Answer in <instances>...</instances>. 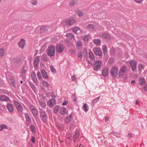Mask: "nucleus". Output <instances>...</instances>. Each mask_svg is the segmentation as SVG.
I'll list each match as a JSON object with an SVG mask.
<instances>
[{"label":"nucleus","mask_w":147,"mask_h":147,"mask_svg":"<svg viewBox=\"0 0 147 147\" xmlns=\"http://www.w3.org/2000/svg\"><path fill=\"white\" fill-rule=\"evenodd\" d=\"M82 44V42L80 41H78L76 44V46L78 47H80Z\"/></svg>","instance_id":"nucleus-49"},{"label":"nucleus","mask_w":147,"mask_h":147,"mask_svg":"<svg viewBox=\"0 0 147 147\" xmlns=\"http://www.w3.org/2000/svg\"><path fill=\"white\" fill-rule=\"evenodd\" d=\"M14 104L17 108L18 111L19 112H22L23 110V108L21 105L17 101H15Z\"/></svg>","instance_id":"nucleus-5"},{"label":"nucleus","mask_w":147,"mask_h":147,"mask_svg":"<svg viewBox=\"0 0 147 147\" xmlns=\"http://www.w3.org/2000/svg\"><path fill=\"white\" fill-rule=\"evenodd\" d=\"M72 116L71 114L68 116L65 119V122L66 123H69L71 121V119Z\"/></svg>","instance_id":"nucleus-21"},{"label":"nucleus","mask_w":147,"mask_h":147,"mask_svg":"<svg viewBox=\"0 0 147 147\" xmlns=\"http://www.w3.org/2000/svg\"><path fill=\"white\" fill-rule=\"evenodd\" d=\"M60 113L62 115H67L68 113L67 109L63 107L61 108L60 110Z\"/></svg>","instance_id":"nucleus-15"},{"label":"nucleus","mask_w":147,"mask_h":147,"mask_svg":"<svg viewBox=\"0 0 147 147\" xmlns=\"http://www.w3.org/2000/svg\"><path fill=\"white\" fill-rule=\"evenodd\" d=\"M50 68L51 72L54 73H55L56 72V70L52 65H51L50 66Z\"/></svg>","instance_id":"nucleus-40"},{"label":"nucleus","mask_w":147,"mask_h":147,"mask_svg":"<svg viewBox=\"0 0 147 147\" xmlns=\"http://www.w3.org/2000/svg\"><path fill=\"white\" fill-rule=\"evenodd\" d=\"M9 100V97L5 95H2L0 97V100L2 101L7 102Z\"/></svg>","instance_id":"nucleus-14"},{"label":"nucleus","mask_w":147,"mask_h":147,"mask_svg":"<svg viewBox=\"0 0 147 147\" xmlns=\"http://www.w3.org/2000/svg\"><path fill=\"white\" fill-rule=\"evenodd\" d=\"M144 67L143 65L141 64H139L138 66V68H139V70L141 71L143 68Z\"/></svg>","instance_id":"nucleus-46"},{"label":"nucleus","mask_w":147,"mask_h":147,"mask_svg":"<svg viewBox=\"0 0 147 147\" xmlns=\"http://www.w3.org/2000/svg\"><path fill=\"white\" fill-rule=\"evenodd\" d=\"M75 76H73L71 77V79L73 80H75Z\"/></svg>","instance_id":"nucleus-64"},{"label":"nucleus","mask_w":147,"mask_h":147,"mask_svg":"<svg viewBox=\"0 0 147 147\" xmlns=\"http://www.w3.org/2000/svg\"><path fill=\"white\" fill-rule=\"evenodd\" d=\"M31 77L33 81L35 83H36L38 82V81L36 78V74L34 72H32L31 74Z\"/></svg>","instance_id":"nucleus-16"},{"label":"nucleus","mask_w":147,"mask_h":147,"mask_svg":"<svg viewBox=\"0 0 147 147\" xmlns=\"http://www.w3.org/2000/svg\"><path fill=\"white\" fill-rule=\"evenodd\" d=\"M5 51L4 49L3 48L0 49V56L2 58L5 55Z\"/></svg>","instance_id":"nucleus-30"},{"label":"nucleus","mask_w":147,"mask_h":147,"mask_svg":"<svg viewBox=\"0 0 147 147\" xmlns=\"http://www.w3.org/2000/svg\"><path fill=\"white\" fill-rule=\"evenodd\" d=\"M10 83L11 84H12L13 86H15V81L13 79H11V81Z\"/></svg>","instance_id":"nucleus-45"},{"label":"nucleus","mask_w":147,"mask_h":147,"mask_svg":"<svg viewBox=\"0 0 147 147\" xmlns=\"http://www.w3.org/2000/svg\"><path fill=\"white\" fill-rule=\"evenodd\" d=\"M55 104V100L54 99L50 100L48 102V104L50 107H53Z\"/></svg>","instance_id":"nucleus-19"},{"label":"nucleus","mask_w":147,"mask_h":147,"mask_svg":"<svg viewBox=\"0 0 147 147\" xmlns=\"http://www.w3.org/2000/svg\"><path fill=\"white\" fill-rule=\"evenodd\" d=\"M37 75L39 80H40L42 78V76H41L40 73L39 71L37 72Z\"/></svg>","instance_id":"nucleus-48"},{"label":"nucleus","mask_w":147,"mask_h":147,"mask_svg":"<svg viewBox=\"0 0 147 147\" xmlns=\"http://www.w3.org/2000/svg\"><path fill=\"white\" fill-rule=\"evenodd\" d=\"M94 42L96 45L98 46L100 45V39H96L94 40Z\"/></svg>","instance_id":"nucleus-39"},{"label":"nucleus","mask_w":147,"mask_h":147,"mask_svg":"<svg viewBox=\"0 0 147 147\" xmlns=\"http://www.w3.org/2000/svg\"><path fill=\"white\" fill-rule=\"evenodd\" d=\"M69 51L71 54H73L75 53L74 51L73 50H69Z\"/></svg>","instance_id":"nucleus-60"},{"label":"nucleus","mask_w":147,"mask_h":147,"mask_svg":"<svg viewBox=\"0 0 147 147\" xmlns=\"http://www.w3.org/2000/svg\"><path fill=\"white\" fill-rule=\"evenodd\" d=\"M29 84L31 87V88L33 90L34 92H35L36 90V87L31 82H29Z\"/></svg>","instance_id":"nucleus-33"},{"label":"nucleus","mask_w":147,"mask_h":147,"mask_svg":"<svg viewBox=\"0 0 147 147\" xmlns=\"http://www.w3.org/2000/svg\"><path fill=\"white\" fill-rule=\"evenodd\" d=\"M20 60L18 59H17L16 58V59H14V61L15 62L17 63H18L19 62Z\"/></svg>","instance_id":"nucleus-59"},{"label":"nucleus","mask_w":147,"mask_h":147,"mask_svg":"<svg viewBox=\"0 0 147 147\" xmlns=\"http://www.w3.org/2000/svg\"><path fill=\"white\" fill-rule=\"evenodd\" d=\"M78 3L77 0H71L69 3V4L71 6H74Z\"/></svg>","instance_id":"nucleus-26"},{"label":"nucleus","mask_w":147,"mask_h":147,"mask_svg":"<svg viewBox=\"0 0 147 147\" xmlns=\"http://www.w3.org/2000/svg\"><path fill=\"white\" fill-rule=\"evenodd\" d=\"M1 128L3 129H7V127L5 125H2L1 126Z\"/></svg>","instance_id":"nucleus-53"},{"label":"nucleus","mask_w":147,"mask_h":147,"mask_svg":"<svg viewBox=\"0 0 147 147\" xmlns=\"http://www.w3.org/2000/svg\"><path fill=\"white\" fill-rule=\"evenodd\" d=\"M109 117L107 116H106L105 118V121H107L109 120Z\"/></svg>","instance_id":"nucleus-61"},{"label":"nucleus","mask_w":147,"mask_h":147,"mask_svg":"<svg viewBox=\"0 0 147 147\" xmlns=\"http://www.w3.org/2000/svg\"><path fill=\"white\" fill-rule=\"evenodd\" d=\"M68 103V101L67 100H65L64 102H63L62 104V105H67Z\"/></svg>","instance_id":"nucleus-58"},{"label":"nucleus","mask_w":147,"mask_h":147,"mask_svg":"<svg viewBox=\"0 0 147 147\" xmlns=\"http://www.w3.org/2000/svg\"><path fill=\"white\" fill-rule=\"evenodd\" d=\"M59 107L58 106H57L55 107L53 109L54 112L55 114L57 113L59 111Z\"/></svg>","instance_id":"nucleus-37"},{"label":"nucleus","mask_w":147,"mask_h":147,"mask_svg":"<svg viewBox=\"0 0 147 147\" xmlns=\"http://www.w3.org/2000/svg\"><path fill=\"white\" fill-rule=\"evenodd\" d=\"M145 80L143 78H142L140 80V84L141 85H142L145 84Z\"/></svg>","instance_id":"nucleus-38"},{"label":"nucleus","mask_w":147,"mask_h":147,"mask_svg":"<svg viewBox=\"0 0 147 147\" xmlns=\"http://www.w3.org/2000/svg\"><path fill=\"white\" fill-rule=\"evenodd\" d=\"M109 69L107 67H105L102 72V75L103 76H107L108 75Z\"/></svg>","instance_id":"nucleus-13"},{"label":"nucleus","mask_w":147,"mask_h":147,"mask_svg":"<svg viewBox=\"0 0 147 147\" xmlns=\"http://www.w3.org/2000/svg\"><path fill=\"white\" fill-rule=\"evenodd\" d=\"M82 54L81 52H78V57L82 59Z\"/></svg>","instance_id":"nucleus-47"},{"label":"nucleus","mask_w":147,"mask_h":147,"mask_svg":"<svg viewBox=\"0 0 147 147\" xmlns=\"http://www.w3.org/2000/svg\"><path fill=\"white\" fill-rule=\"evenodd\" d=\"M134 1L137 3H141L143 1V0H134Z\"/></svg>","instance_id":"nucleus-56"},{"label":"nucleus","mask_w":147,"mask_h":147,"mask_svg":"<svg viewBox=\"0 0 147 147\" xmlns=\"http://www.w3.org/2000/svg\"><path fill=\"white\" fill-rule=\"evenodd\" d=\"M40 117L43 122L46 123L47 121L48 117L46 112L43 109H40Z\"/></svg>","instance_id":"nucleus-1"},{"label":"nucleus","mask_w":147,"mask_h":147,"mask_svg":"<svg viewBox=\"0 0 147 147\" xmlns=\"http://www.w3.org/2000/svg\"><path fill=\"white\" fill-rule=\"evenodd\" d=\"M7 107L8 111L10 112H12L13 111V105L11 104H7Z\"/></svg>","instance_id":"nucleus-22"},{"label":"nucleus","mask_w":147,"mask_h":147,"mask_svg":"<svg viewBox=\"0 0 147 147\" xmlns=\"http://www.w3.org/2000/svg\"><path fill=\"white\" fill-rule=\"evenodd\" d=\"M94 54L99 57H102V53L100 49L98 48H94L93 49Z\"/></svg>","instance_id":"nucleus-8"},{"label":"nucleus","mask_w":147,"mask_h":147,"mask_svg":"<svg viewBox=\"0 0 147 147\" xmlns=\"http://www.w3.org/2000/svg\"><path fill=\"white\" fill-rule=\"evenodd\" d=\"M84 53V55L86 56H87L88 55V53L87 52L86 50L85 49H84V51L82 52V53Z\"/></svg>","instance_id":"nucleus-52"},{"label":"nucleus","mask_w":147,"mask_h":147,"mask_svg":"<svg viewBox=\"0 0 147 147\" xmlns=\"http://www.w3.org/2000/svg\"><path fill=\"white\" fill-rule=\"evenodd\" d=\"M56 51L59 53L62 52L63 50V45L62 44H60L57 46L56 49Z\"/></svg>","instance_id":"nucleus-17"},{"label":"nucleus","mask_w":147,"mask_h":147,"mask_svg":"<svg viewBox=\"0 0 147 147\" xmlns=\"http://www.w3.org/2000/svg\"><path fill=\"white\" fill-rule=\"evenodd\" d=\"M127 70V67L126 66L122 67L119 72V75L120 78H123L124 76L126 74Z\"/></svg>","instance_id":"nucleus-2"},{"label":"nucleus","mask_w":147,"mask_h":147,"mask_svg":"<svg viewBox=\"0 0 147 147\" xmlns=\"http://www.w3.org/2000/svg\"><path fill=\"white\" fill-rule=\"evenodd\" d=\"M42 84L44 86L46 87L49 86V83L45 81H43L42 82Z\"/></svg>","instance_id":"nucleus-44"},{"label":"nucleus","mask_w":147,"mask_h":147,"mask_svg":"<svg viewBox=\"0 0 147 147\" xmlns=\"http://www.w3.org/2000/svg\"><path fill=\"white\" fill-rule=\"evenodd\" d=\"M25 40L21 39L18 43V45L19 47L23 49L25 45Z\"/></svg>","instance_id":"nucleus-12"},{"label":"nucleus","mask_w":147,"mask_h":147,"mask_svg":"<svg viewBox=\"0 0 147 147\" xmlns=\"http://www.w3.org/2000/svg\"><path fill=\"white\" fill-rule=\"evenodd\" d=\"M89 56L90 59L91 60H94L95 59L94 55L92 52H90L89 53Z\"/></svg>","instance_id":"nucleus-29"},{"label":"nucleus","mask_w":147,"mask_h":147,"mask_svg":"<svg viewBox=\"0 0 147 147\" xmlns=\"http://www.w3.org/2000/svg\"><path fill=\"white\" fill-rule=\"evenodd\" d=\"M51 96L52 98H55L56 96L55 95H54V93H53L51 94Z\"/></svg>","instance_id":"nucleus-62"},{"label":"nucleus","mask_w":147,"mask_h":147,"mask_svg":"<svg viewBox=\"0 0 147 147\" xmlns=\"http://www.w3.org/2000/svg\"><path fill=\"white\" fill-rule=\"evenodd\" d=\"M41 73L44 78L48 79V76L47 75V73L45 70H42L41 71Z\"/></svg>","instance_id":"nucleus-23"},{"label":"nucleus","mask_w":147,"mask_h":147,"mask_svg":"<svg viewBox=\"0 0 147 147\" xmlns=\"http://www.w3.org/2000/svg\"><path fill=\"white\" fill-rule=\"evenodd\" d=\"M30 3L34 5H36L37 3V0H32L31 1Z\"/></svg>","instance_id":"nucleus-42"},{"label":"nucleus","mask_w":147,"mask_h":147,"mask_svg":"<svg viewBox=\"0 0 147 147\" xmlns=\"http://www.w3.org/2000/svg\"><path fill=\"white\" fill-rule=\"evenodd\" d=\"M41 60L45 61L48 60V58L45 54H43L41 57Z\"/></svg>","instance_id":"nucleus-25"},{"label":"nucleus","mask_w":147,"mask_h":147,"mask_svg":"<svg viewBox=\"0 0 147 147\" xmlns=\"http://www.w3.org/2000/svg\"><path fill=\"white\" fill-rule=\"evenodd\" d=\"M87 28L90 31H93L95 27L93 24H90L87 26Z\"/></svg>","instance_id":"nucleus-31"},{"label":"nucleus","mask_w":147,"mask_h":147,"mask_svg":"<svg viewBox=\"0 0 147 147\" xmlns=\"http://www.w3.org/2000/svg\"><path fill=\"white\" fill-rule=\"evenodd\" d=\"M101 63H95V66L96 69H98L100 68V67Z\"/></svg>","instance_id":"nucleus-41"},{"label":"nucleus","mask_w":147,"mask_h":147,"mask_svg":"<svg viewBox=\"0 0 147 147\" xmlns=\"http://www.w3.org/2000/svg\"><path fill=\"white\" fill-rule=\"evenodd\" d=\"M29 108L34 116H36L37 115L38 112L37 109L33 105H29Z\"/></svg>","instance_id":"nucleus-6"},{"label":"nucleus","mask_w":147,"mask_h":147,"mask_svg":"<svg viewBox=\"0 0 147 147\" xmlns=\"http://www.w3.org/2000/svg\"><path fill=\"white\" fill-rule=\"evenodd\" d=\"M112 133L114 135L117 137H119V136L120 135V134L119 133L112 132Z\"/></svg>","instance_id":"nucleus-50"},{"label":"nucleus","mask_w":147,"mask_h":147,"mask_svg":"<svg viewBox=\"0 0 147 147\" xmlns=\"http://www.w3.org/2000/svg\"><path fill=\"white\" fill-rule=\"evenodd\" d=\"M78 15L79 16L81 17L83 16V13L82 11H79L78 13Z\"/></svg>","instance_id":"nucleus-51"},{"label":"nucleus","mask_w":147,"mask_h":147,"mask_svg":"<svg viewBox=\"0 0 147 147\" xmlns=\"http://www.w3.org/2000/svg\"><path fill=\"white\" fill-rule=\"evenodd\" d=\"M83 39L85 41H87L88 39V37L87 36H85L83 37Z\"/></svg>","instance_id":"nucleus-54"},{"label":"nucleus","mask_w":147,"mask_h":147,"mask_svg":"<svg viewBox=\"0 0 147 147\" xmlns=\"http://www.w3.org/2000/svg\"><path fill=\"white\" fill-rule=\"evenodd\" d=\"M129 65L131 67V69L133 71H134L136 69L137 62L134 60L131 61L129 62Z\"/></svg>","instance_id":"nucleus-10"},{"label":"nucleus","mask_w":147,"mask_h":147,"mask_svg":"<svg viewBox=\"0 0 147 147\" xmlns=\"http://www.w3.org/2000/svg\"><path fill=\"white\" fill-rule=\"evenodd\" d=\"M102 37L103 38H105L107 40H109L111 38V37L109 35L105 33H104L102 34Z\"/></svg>","instance_id":"nucleus-24"},{"label":"nucleus","mask_w":147,"mask_h":147,"mask_svg":"<svg viewBox=\"0 0 147 147\" xmlns=\"http://www.w3.org/2000/svg\"><path fill=\"white\" fill-rule=\"evenodd\" d=\"M103 53L104 55L107 53V48L106 46L103 47Z\"/></svg>","instance_id":"nucleus-43"},{"label":"nucleus","mask_w":147,"mask_h":147,"mask_svg":"<svg viewBox=\"0 0 147 147\" xmlns=\"http://www.w3.org/2000/svg\"><path fill=\"white\" fill-rule=\"evenodd\" d=\"M144 89L145 91H147V84L144 88Z\"/></svg>","instance_id":"nucleus-63"},{"label":"nucleus","mask_w":147,"mask_h":147,"mask_svg":"<svg viewBox=\"0 0 147 147\" xmlns=\"http://www.w3.org/2000/svg\"><path fill=\"white\" fill-rule=\"evenodd\" d=\"M110 74L111 76L113 77H116L118 74L117 68L115 67H112L110 70Z\"/></svg>","instance_id":"nucleus-4"},{"label":"nucleus","mask_w":147,"mask_h":147,"mask_svg":"<svg viewBox=\"0 0 147 147\" xmlns=\"http://www.w3.org/2000/svg\"><path fill=\"white\" fill-rule=\"evenodd\" d=\"M79 136V132L78 131H76L74 136V140L77 139Z\"/></svg>","instance_id":"nucleus-32"},{"label":"nucleus","mask_w":147,"mask_h":147,"mask_svg":"<svg viewBox=\"0 0 147 147\" xmlns=\"http://www.w3.org/2000/svg\"><path fill=\"white\" fill-rule=\"evenodd\" d=\"M66 36L68 39L71 40L74 37V36L73 34L71 33H69L66 34Z\"/></svg>","instance_id":"nucleus-27"},{"label":"nucleus","mask_w":147,"mask_h":147,"mask_svg":"<svg viewBox=\"0 0 147 147\" xmlns=\"http://www.w3.org/2000/svg\"><path fill=\"white\" fill-rule=\"evenodd\" d=\"M48 55L50 56H52L54 55L55 53V48L53 46L49 47L47 52Z\"/></svg>","instance_id":"nucleus-3"},{"label":"nucleus","mask_w":147,"mask_h":147,"mask_svg":"<svg viewBox=\"0 0 147 147\" xmlns=\"http://www.w3.org/2000/svg\"><path fill=\"white\" fill-rule=\"evenodd\" d=\"M82 109L85 112H87L89 109V107L87 105L86 103L84 104L82 107Z\"/></svg>","instance_id":"nucleus-28"},{"label":"nucleus","mask_w":147,"mask_h":147,"mask_svg":"<svg viewBox=\"0 0 147 147\" xmlns=\"http://www.w3.org/2000/svg\"><path fill=\"white\" fill-rule=\"evenodd\" d=\"M48 30L47 26H43L40 28V32L41 33H44L47 32Z\"/></svg>","instance_id":"nucleus-18"},{"label":"nucleus","mask_w":147,"mask_h":147,"mask_svg":"<svg viewBox=\"0 0 147 147\" xmlns=\"http://www.w3.org/2000/svg\"><path fill=\"white\" fill-rule=\"evenodd\" d=\"M30 130L32 132L34 133L35 131L36 128L34 126L31 124L30 126Z\"/></svg>","instance_id":"nucleus-36"},{"label":"nucleus","mask_w":147,"mask_h":147,"mask_svg":"<svg viewBox=\"0 0 147 147\" xmlns=\"http://www.w3.org/2000/svg\"><path fill=\"white\" fill-rule=\"evenodd\" d=\"M72 31L74 33L78 34L80 32V30L78 27H75L72 29Z\"/></svg>","instance_id":"nucleus-20"},{"label":"nucleus","mask_w":147,"mask_h":147,"mask_svg":"<svg viewBox=\"0 0 147 147\" xmlns=\"http://www.w3.org/2000/svg\"><path fill=\"white\" fill-rule=\"evenodd\" d=\"M100 99V96H99L96 98L95 99L93 100H92V104L93 105H94V104L98 102Z\"/></svg>","instance_id":"nucleus-34"},{"label":"nucleus","mask_w":147,"mask_h":147,"mask_svg":"<svg viewBox=\"0 0 147 147\" xmlns=\"http://www.w3.org/2000/svg\"><path fill=\"white\" fill-rule=\"evenodd\" d=\"M3 93L8 95H10V93L7 90L4 91L3 92Z\"/></svg>","instance_id":"nucleus-57"},{"label":"nucleus","mask_w":147,"mask_h":147,"mask_svg":"<svg viewBox=\"0 0 147 147\" xmlns=\"http://www.w3.org/2000/svg\"><path fill=\"white\" fill-rule=\"evenodd\" d=\"M31 141L33 144H34L35 143V138L32 136L31 138Z\"/></svg>","instance_id":"nucleus-55"},{"label":"nucleus","mask_w":147,"mask_h":147,"mask_svg":"<svg viewBox=\"0 0 147 147\" xmlns=\"http://www.w3.org/2000/svg\"><path fill=\"white\" fill-rule=\"evenodd\" d=\"M75 22L74 18H69L65 21V24L67 26H70Z\"/></svg>","instance_id":"nucleus-7"},{"label":"nucleus","mask_w":147,"mask_h":147,"mask_svg":"<svg viewBox=\"0 0 147 147\" xmlns=\"http://www.w3.org/2000/svg\"><path fill=\"white\" fill-rule=\"evenodd\" d=\"M39 103L43 108H45L46 107V103L44 101L40 100L39 101Z\"/></svg>","instance_id":"nucleus-35"},{"label":"nucleus","mask_w":147,"mask_h":147,"mask_svg":"<svg viewBox=\"0 0 147 147\" xmlns=\"http://www.w3.org/2000/svg\"><path fill=\"white\" fill-rule=\"evenodd\" d=\"M25 117L26 118V124L29 125L32 121L31 118L28 113H26L25 114Z\"/></svg>","instance_id":"nucleus-11"},{"label":"nucleus","mask_w":147,"mask_h":147,"mask_svg":"<svg viewBox=\"0 0 147 147\" xmlns=\"http://www.w3.org/2000/svg\"><path fill=\"white\" fill-rule=\"evenodd\" d=\"M39 58V57L37 56L34 59L33 65L35 69L37 68L38 67V65L40 60Z\"/></svg>","instance_id":"nucleus-9"}]
</instances>
